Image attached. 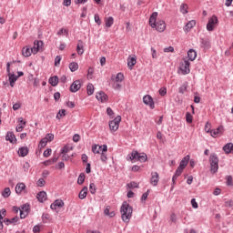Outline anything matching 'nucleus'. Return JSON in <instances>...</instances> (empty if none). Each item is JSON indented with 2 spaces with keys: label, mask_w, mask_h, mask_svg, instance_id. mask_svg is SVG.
Instances as JSON below:
<instances>
[{
  "label": "nucleus",
  "mask_w": 233,
  "mask_h": 233,
  "mask_svg": "<svg viewBox=\"0 0 233 233\" xmlns=\"http://www.w3.org/2000/svg\"><path fill=\"white\" fill-rule=\"evenodd\" d=\"M127 188H139V184L136 181H132L127 185Z\"/></svg>",
  "instance_id": "79ce46f5"
},
{
  "label": "nucleus",
  "mask_w": 233,
  "mask_h": 233,
  "mask_svg": "<svg viewBox=\"0 0 233 233\" xmlns=\"http://www.w3.org/2000/svg\"><path fill=\"white\" fill-rule=\"evenodd\" d=\"M8 77H9V81H12V83H15V81L19 79V76L14 75L13 73H9Z\"/></svg>",
  "instance_id": "37998d69"
},
{
  "label": "nucleus",
  "mask_w": 233,
  "mask_h": 233,
  "mask_svg": "<svg viewBox=\"0 0 233 233\" xmlns=\"http://www.w3.org/2000/svg\"><path fill=\"white\" fill-rule=\"evenodd\" d=\"M61 56H56L55 58V66H59L61 65Z\"/></svg>",
  "instance_id": "3c124183"
},
{
  "label": "nucleus",
  "mask_w": 233,
  "mask_h": 233,
  "mask_svg": "<svg viewBox=\"0 0 233 233\" xmlns=\"http://www.w3.org/2000/svg\"><path fill=\"white\" fill-rule=\"evenodd\" d=\"M33 232H34V233H40V232H41V226H40V225H35V226L33 228Z\"/></svg>",
  "instance_id": "052dcab7"
},
{
  "label": "nucleus",
  "mask_w": 233,
  "mask_h": 233,
  "mask_svg": "<svg viewBox=\"0 0 233 233\" xmlns=\"http://www.w3.org/2000/svg\"><path fill=\"white\" fill-rule=\"evenodd\" d=\"M207 132L209 133L212 137H218V135L223 132V126H219L216 129H208Z\"/></svg>",
  "instance_id": "ddd939ff"
},
{
  "label": "nucleus",
  "mask_w": 233,
  "mask_h": 233,
  "mask_svg": "<svg viewBox=\"0 0 233 233\" xmlns=\"http://www.w3.org/2000/svg\"><path fill=\"white\" fill-rule=\"evenodd\" d=\"M188 88V83L185 82L182 86L178 87L179 94H185Z\"/></svg>",
  "instance_id": "473e14b6"
},
{
  "label": "nucleus",
  "mask_w": 233,
  "mask_h": 233,
  "mask_svg": "<svg viewBox=\"0 0 233 233\" xmlns=\"http://www.w3.org/2000/svg\"><path fill=\"white\" fill-rule=\"evenodd\" d=\"M106 114L109 116V117H114V110H112L110 107L106 108Z\"/></svg>",
  "instance_id": "774afa93"
},
{
  "label": "nucleus",
  "mask_w": 233,
  "mask_h": 233,
  "mask_svg": "<svg viewBox=\"0 0 233 233\" xmlns=\"http://www.w3.org/2000/svg\"><path fill=\"white\" fill-rule=\"evenodd\" d=\"M218 23H219V21L218 20V16H216L215 15H212L207 24V30L208 32H214V28L216 27V25H218Z\"/></svg>",
  "instance_id": "39448f33"
},
{
  "label": "nucleus",
  "mask_w": 233,
  "mask_h": 233,
  "mask_svg": "<svg viewBox=\"0 0 233 233\" xmlns=\"http://www.w3.org/2000/svg\"><path fill=\"white\" fill-rule=\"evenodd\" d=\"M101 148H103V147L98 145H94L92 146V152L94 154H101Z\"/></svg>",
  "instance_id": "72a5a7b5"
},
{
  "label": "nucleus",
  "mask_w": 233,
  "mask_h": 233,
  "mask_svg": "<svg viewBox=\"0 0 233 233\" xmlns=\"http://www.w3.org/2000/svg\"><path fill=\"white\" fill-rule=\"evenodd\" d=\"M180 12L181 14H188V5H187V4H182L180 5Z\"/></svg>",
  "instance_id": "4c0bfd02"
},
{
  "label": "nucleus",
  "mask_w": 233,
  "mask_h": 233,
  "mask_svg": "<svg viewBox=\"0 0 233 233\" xmlns=\"http://www.w3.org/2000/svg\"><path fill=\"white\" fill-rule=\"evenodd\" d=\"M187 57H188L187 60L194 61L196 59V57H198V53L194 49H189L187 51Z\"/></svg>",
  "instance_id": "393cba45"
},
{
  "label": "nucleus",
  "mask_w": 233,
  "mask_h": 233,
  "mask_svg": "<svg viewBox=\"0 0 233 233\" xmlns=\"http://www.w3.org/2000/svg\"><path fill=\"white\" fill-rule=\"evenodd\" d=\"M200 46L204 50H209V48H210V40H208V38H201L200 39Z\"/></svg>",
  "instance_id": "a211bd4d"
},
{
  "label": "nucleus",
  "mask_w": 233,
  "mask_h": 233,
  "mask_svg": "<svg viewBox=\"0 0 233 233\" xmlns=\"http://www.w3.org/2000/svg\"><path fill=\"white\" fill-rule=\"evenodd\" d=\"M25 188H26V186L25 185V183L21 182V183L16 184V186H15L16 194H21V192H23V190H25Z\"/></svg>",
  "instance_id": "c85d7f7f"
},
{
  "label": "nucleus",
  "mask_w": 233,
  "mask_h": 233,
  "mask_svg": "<svg viewBox=\"0 0 233 233\" xmlns=\"http://www.w3.org/2000/svg\"><path fill=\"white\" fill-rule=\"evenodd\" d=\"M106 27L111 28L112 25H114V17L109 16L107 18H105Z\"/></svg>",
  "instance_id": "7c9ffc66"
},
{
  "label": "nucleus",
  "mask_w": 233,
  "mask_h": 233,
  "mask_svg": "<svg viewBox=\"0 0 233 233\" xmlns=\"http://www.w3.org/2000/svg\"><path fill=\"white\" fill-rule=\"evenodd\" d=\"M43 41L42 40H35L34 42V46H33V51L34 54H37V52H39V50H43Z\"/></svg>",
  "instance_id": "4468645a"
},
{
  "label": "nucleus",
  "mask_w": 233,
  "mask_h": 233,
  "mask_svg": "<svg viewBox=\"0 0 233 233\" xmlns=\"http://www.w3.org/2000/svg\"><path fill=\"white\" fill-rule=\"evenodd\" d=\"M95 23H96V25H101V18L99 17V15L96 14L95 15Z\"/></svg>",
  "instance_id": "680f3d73"
},
{
  "label": "nucleus",
  "mask_w": 233,
  "mask_h": 233,
  "mask_svg": "<svg viewBox=\"0 0 233 233\" xmlns=\"http://www.w3.org/2000/svg\"><path fill=\"white\" fill-rule=\"evenodd\" d=\"M158 94L162 96H167V87H161L159 90H158Z\"/></svg>",
  "instance_id": "6e6d98bb"
},
{
  "label": "nucleus",
  "mask_w": 233,
  "mask_h": 233,
  "mask_svg": "<svg viewBox=\"0 0 233 233\" xmlns=\"http://www.w3.org/2000/svg\"><path fill=\"white\" fill-rule=\"evenodd\" d=\"M157 183H159V174L157 172H151L150 185L157 187Z\"/></svg>",
  "instance_id": "9b49d317"
},
{
  "label": "nucleus",
  "mask_w": 233,
  "mask_h": 233,
  "mask_svg": "<svg viewBox=\"0 0 233 233\" xmlns=\"http://www.w3.org/2000/svg\"><path fill=\"white\" fill-rule=\"evenodd\" d=\"M143 103L144 105H147L151 108V110H154L156 108V104L154 103V98H152V96L150 95H145L143 96Z\"/></svg>",
  "instance_id": "423d86ee"
},
{
  "label": "nucleus",
  "mask_w": 233,
  "mask_h": 233,
  "mask_svg": "<svg viewBox=\"0 0 233 233\" xmlns=\"http://www.w3.org/2000/svg\"><path fill=\"white\" fill-rule=\"evenodd\" d=\"M121 123V116H117L115 119L109 121V128L111 132H117L119 129V124Z\"/></svg>",
  "instance_id": "20e7f679"
},
{
  "label": "nucleus",
  "mask_w": 233,
  "mask_h": 233,
  "mask_svg": "<svg viewBox=\"0 0 233 233\" xmlns=\"http://www.w3.org/2000/svg\"><path fill=\"white\" fill-rule=\"evenodd\" d=\"M44 157H50L52 156V148H47L44 151Z\"/></svg>",
  "instance_id": "8fccbe9b"
},
{
  "label": "nucleus",
  "mask_w": 233,
  "mask_h": 233,
  "mask_svg": "<svg viewBox=\"0 0 233 233\" xmlns=\"http://www.w3.org/2000/svg\"><path fill=\"white\" fill-rule=\"evenodd\" d=\"M157 12H153L149 16V25L151 28H156L157 26Z\"/></svg>",
  "instance_id": "9d476101"
},
{
  "label": "nucleus",
  "mask_w": 233,
  "mask_h": 233,
  "mask_svg": "<svg viewBox=\"0 0 233 233\" xmlns=\"http://www.w3.org/2000/svg\"><path fill=\"white\" fill-rule=\"evenodd\" d=\"M83 86V84L81 83V80H75L70 87L69 90L70 92H72L73 94H76V92H79V90H81V87Z\"/></svg>",
  "instance_id": "0eeeda50"
},
{
  "label": "nucleus",
  "mask_w": 233,
  "mask_h": 233,
  "mask_svg": "<svg viewBox=\"0 0 233 233\" xmlns=\"http://www.w3.org/2000/svg\"><path fill=\"white\" fill-rule=\"evenodd\" d=\"M134 212V208L128 202L124 201L120 207V214L122 218V221L124 223H130V219L132 218V213Z\"/></svg>",
  "instance_id": "f257e3e1"
},
{
  "label": "nucleus",
  "mask_w": 233,
  "mask_h": 233,
  "mask_svg": "<svg viewBox=\"0 0 233 233\" xmlns=\"http://www.w3.org/2000/svg\"><path fill=\"white\" fill-rule=\"evenodd\" d=\"M209 165L211 174H218V170H219V157H218L216 153H212L209 156Z\"/></svg>",
  "instance_id": "f03ea898"
},
{
  "label": "nucleus",
  "mask_w": 233,
  "mask_h": 233,
  "mask_svg": "<svg viewBox=\"0 0 233 233\" xmlns=\"http://www.w3.org/2000/svg\"><path fill=\"white\" fill-rule=\"evenodd\" d=\"M73 147H70L68 146H64L61 148V154H68L70 152V150H72Z\"/></svg>",
  "instance_id": "c03bdc74"
},
{
  "label": "nucleus",
  "mask_w": 233,
  "mask_h": 233,
  "mask_svg": "<svg viewBox=\"0 0 233 233\" xmlns=\"http://www.w3.org/2000/svg\"><path fill=\"white\" fill-rule=\"evenodd\" d=\"M79 139H81V137L79 136V134H75L73 136V141L74 143H79Z\"/></svg>",
  "instance_id": "e2e57ef3"
},
{
  "label": "nucleus",
  "mask_w": 233,
  "mask_h": 233,
  "mask_svg": "<svg viewBox=\"0 0 233 233\" xmlns=\"http://www.w3.org/2000/svg\"><path fill=\"white\" fill-rule=\"evenodd\" d=\"M111 81H116V83H123L125 81V75L123 73H117L116 77L114 76H111Z\"/></svg>",
  "instance_id": "aec40b11"
},
{
  "label": "nucleus",
  "mask_w": 233,
  "mask_h": 233,
  "mask_svg": "<svg viewBox=\"0 0 233 233\" xmlns=\"http://www.w3.org/2000/svg\"><path fill=\"white\" fill-rule=\"evenodd\" d=\"M29 149L26 147H22L18 149V156L20 157H26L28 156Z\"/></svg>",
  "instance_id": "4be33fe9"
},
{
  "label": "nucleus",
  "mask_w": 233,
  "mask_h": 233,
  "mask_svg": "<svg viewBox=\"0 0 233 233\" xmlns=\"http://www.w3.org/2000/svg\"><path fill=\"white\" fill-rule=\"evenodd\" d=\"M46 145H48V142L45 138H42L39 142V147H41L42 148H45Z\"/></svg>",
  "instance_id": "5fc2aeb1"
},
{
  "label": "nucleus",
  "mask_w": 233,
  "mask_h": 233,
  "mask_svg": "<svg viewBox=\"0 0 233 233\" xmlns=\"http://www.w3.org/2000/svg\"><path fill=\"white\" fill-rule=\"evenodd\" d=\"M78 185H83L85 183V173H80L77 178Z\"/></svg>",
  "instance_id": "a19ab883"
},
{
  "label": "nucleus",
  "mask_w": 233,
  "mask_h": 233,
  "mask_svg": "<svg viewBox=\"0 0 233 233\" xmlns=\"http://www.w3.org/2000/svg\"><path fill=\"white\" fill-rule=\"evenodd\" d=\"M29 212H30V205L28 204L23 205L20 209V218L25 219V218L28 216Z\"/></svg>",
  "instance_id": "6e6552de"
},
{
  "label": "nucleus",
  "mask_w": 233,
  "mask_h": 233,
  "mask_svg": "<svg viewBox=\"0 0 233 233\" xmlns=\"http://www.w3.org/2000/svg\"><path fill=\"white\" fill-rule=\"evenodd\" d=\"M66 116V110L62 109L59 110L58 113L56 114V119H61V117H65Z\"/></svg>",
  "instance_id": "ea45409f"
},
{
  "label": "nucleus",
  "mask_w": 233,
  "mask_h": 233,
  "mask_svg": "<svg viewBox=\"0 0 233 233\" xmlns=\"http://www.w3.org/2000/svg\"><path fill=\"white\" fill-rule=\"evenodd\" d=\"M183 170H185L183 167H180L179 166L177 167L176 171H175V176L178 177L181 176V174H183Z\"/></svg>",
  "instance_id": "49530a36"
},
{
  "label": "nucleus",
  "mask_w": 233,
  "mask_h": 233,
  "mask_svg": "<svg viewBox=\"0 0 233 233\" xmlns=\"http://www.w3.org/2000/svg\"><path fill=\"white\" fill-rule=\"evenodd\" d=\"M5 141H9V143H17V138H15V135L14 132L8 131L5 135Z\"/></svg>",
  "instance_id": "f3484780"
},
{
  "label": "nucleus",
  "mask_w": 233,
  "mask_h": 233,
  "mask_svg": "<svg viewBox=\"0 0 233 233\" xmlns=\"http://www.w3.org/2000/svg\"><path fill=\"white\" fill-rule=\"evenodd\" d=\"M46 141H54V134L48 133L46 135V137H44Z\"/></svg>",
  "instance_id": "09e8293b"
},
{
  "label": "nucleus",
  "mask_w": 233,
  "mask_h": 233,
  "mask_svg": "<svg viewBox=\"0 0 233 233\" xmlns=\"http://www.w3.org/2000/svg\"><path fill=\"white\" fill-rule=\"evenodd\" d=\"M170 221H171L172 223H177V217L176 216V213H172V214L170 215Z\"/></svg>",
  "instance_id": "bf43d9fd"
},
{
  "label": "nucleus",
  "mask_w": 233,
  "mask_h": 233,
  "mask_svg": "<svg viewBox=\"0 0 233 233\" xmlns=\"http://www.w3.org/2000/svg\"><path fill=\"white\" fill-rule=\"evenodd\" d=\"M11 194H12V191L10 190V187H5L2 192L3 198H10Z\"/></svg>",
  "instance_id": "c9c22d12"
},
{
  "label": "nucleus",
  "mask_w": 233,
  "mask_h": 233,
  "mask_svg": "<svg viewBox=\"0 0 233 233\" xmlns=\"http://www.w3.org/2000/svg\"><path fill=\"white\" fill-rule=\"evenodd\" d=\"M36 198L38 199L39 203H45V200L46 199V192L40 191L37 193Z\"/></svg>",
  "instance_id": "bb28decb"
},
{
  "label": "nucleus",
  "mask_w": 233,
  "mask_h": 233,
  "mask_svg": "<svg viewBox=\"0 0 233 233\" xmlns=\"http://www.w3.org/2000/svg\"><path fill=\"white\" fill-rule=\"evenodd\" d=\"M112 88H114V90H121V84H119V82H116L113 84Z\"/></svg>",
  "instance_id": "4d7b16f0"
},
{
  "label": "nucleus",
  "mask_w": 233,
  "mask_h": 233,
  "mask_svg": "<svg viewBox=\"0 0 233 233\" xmlns=\"http://www.w3.org/2000/svg\"><path fill=\"white\" fill-rule=\"evenodd\" d=\"M224 152L227 154H231L233 152V144L232 143H228L223 147Z\"/></svg>",
  "instance_id": "c756f323"
},
{
  "label": "nucleus",
  "mask_w": 233,
  "mask_h": 233,
  "mask_svg": "<svg viewBox=\"0 0 233 233\" xmlns=\"http://www.w3.org/2000/svg\"><path fill=\"white\" fill-rule=\"evenodd\" d=\"M22 54L24 57H30L34 54V48L30 46H25L22 49Z\"/></svg>",
  "instance_id": "dca6fc26"
},
{
  "label": "nucleus",
  "mask_w": 233,
  "mask_h": 233,
  "mask_svg": "<svg viewBox=\"0 0 233 233\" xmlns=\"http://www.w3.org/2000/svg\"><path fill=\"white\" fill-rule=\"evenodd\" d=\"M48 83L51 86H57L59 85V77L57 76H51L49 77Z\"/></svg>",
  "instance_id": "b1692460"
},
{
  "label": "nucleus",
  "mask_w": 233,
  "mask_h": 233,
  "mask_svg": "<svg viewBox=\"0 0 233 233\" xmlns=\"http://www.w3.org/2000/svg\"><path fill=\"white\" fill-rule=\"evenodd\" d=\"M179 68L183 76H187V74H190V60L184 58L183 62H181L180 64Z\"/></svg>",
  "instance_id": "7ed1b4c3"
},
{
  "label": "nucleus",
  "mask_w": 233,
  "mask_h": 233,
  "mask_svg": "<svg viewBox=\"0 0 233 233\" xmlns=\"http://www.w3.org/2000/svg\"><path fill=\"white\" fill-rule=\"evenodd\" d=\"M147 159H148V157L147 156V154L142 153V154H140L138 161H140V163H147Z\"/></svg>",
  "instance_id": "58836bf2"
},
{
  "label": "nucleus",
  "mask_w": 233,
  "mask_h": 233,
  "mask_svg": "<svg viewBox=\"0 0 233 233\" xmlns=\"http://www.w3.org/2000/svg\"><path fill=\"white\" fill-rule=\"evenodd\" d=\"M100 159L103 163H106V160L108 159V157H106V154L101 153Z\"/></svg>",
  "instance_id": "0e129e2a"
},
{
  "label": "nucleus",
  "mask_w": 233,
  "mask_h": 233,
  "mask_svg": "<svg viewBox=\"0 0 233 233\" xmlns=\"http://www.w3.org/2000/svg\"><path fill=\"white\" fill-rule=\"evenodd\" d=\"M194 117L192 116V114L189 112L186 113V121L187 123H192Z\"/></svg>",
  "instance_id": "de8ad7c7"
},
{
  "label": "nucleus",
  "mask_w": 233,
  "mask_h": 233,
  "mask_svg": "<svg viewBox=\"0 0 233 233\" xmlns=\"http://www.w3.org/2000/svg\"><path fill=\"white\" fill-rule=\"evenodd\" d=\"M96 97L100 103H106L108 101V95L103 91L96 93Z\"/></svg>",
  "instance_id": "f8f14e48"
},
{
  "label": "nucleus",
  "mask_w": 233,
  "mask_h": 233,
  "mask_svg": "<svg viewBox=\"0 0 233 233\" xmlns=\"http://www.w3.org/2000/svg\"><path fill=\"white\" fill-rule=\"evenodd\" d=\"M136 63H137V61L136 60L135 57H130L127 59V66H129V68H131V69L136 65Z\"/></svg>",
  "instance_id": "f704fd0d"
},
{
  "label": "nucleus",
  "mask_w": 233,
  "mask_h": 233,
  "mask_svg": "<svg viewBox=\"0 0 233 233\" xmlns=\"http://www.w3.org/2000/svg\"><path fill=\"white\" fill-rule=\"evenodd\" d=\"M196 26L195 20L189 21L185 26H184V32L188 33L190 30H192L193 27Z\"/></svg>",
  "instance_id": "5701e85b"
},
{
  "label": "nucleus",
  "mask_w": 233,
  "mask_h": 233,
  "mask_svg": "<svg viewBox=\"0 0 233 233\" xmlns=\"http://www.w3.org/2000/svg\"><path fill=\"white\" fill-rule=\"evenodd\" d=\"M140 156L141 153H139L138 151H132V153L128 155L127 157H129L130 161H133V163H135V161H139Z\"/></svg>",
  "instance_id": "6ab92c4d"
},
{
  "label": "nucleus",
  "mask_w": 233,
  "mask_h": 233,
  "mask_svg": "<svg viewBox=\"0 0 233 233\" xmlns=\"http://www.w3.org/2000/svg\"><path fill=\"white\" fill-rule=\"evenodd\" d=\"M83 48H84L83 41L79 40L76 46V52L78 56H83V54H85V50Z\"/></svg>",
  "instance_id": "cd10ccee"
},
{
  "label": "nucleus",
  "mask_w": 233,
  "mask_h": 233,
  "mask_svg": "<svg viewBox=\"0 0 233 233\" xmlns=\"http://www.w3.org/2000/svg\"><path fill=\"white\" fill-rule=\"evenodd\" d=\"M188 161H190V155H187L182 158V160L179 163L180 168H187V165H188Z\"/></svg>",
  "instance_id": "412c9836"
},
{
  "label": "nucleus",
  "mask_w": 233,
  "mask_h": 233,
  "mask_svg": "<svg viewBox=\"0 0 233 233\" xmlns=\"http://www.w3.org/2000/svg\"><path fill=\"white\" fill-rule=\"evenodd\" d=\"M225 207H228V208H231L233 210V200L229 199L225 202Z\"/></svg>",
  "instance_id": "603ef678"
},
{
  "label": "nucleus",
  "mask_w": 233,
  "mask_h": 233,
  "mask_svg": "<svg viewBox=\"0 0 233 233\" xmlns=\"http://www.w3.org/2000/svg\"><path fill=\"white\" fill-rule=\"evenodd\" d=\"M86 92L89 96H92L94 94V85L89 83L86 86Z\"/></svg>",
  "instance_id": "e433bc0d"
},
{
  "label": "nucleus",
  "mask_w": 233,
  "mask_h": 233,
  "mask_svg": "<svg viewBox=\"0 0 233 233\" xmlns=\"http://www.w3.org/2000/svg\"><path fill=\"white\" fill-rule=\"evenodd\" d=\"M65 207V202L62 199L55 200L51 205V210H57V208H63Z\"/></svg>",
  "instance_id": "1a4fd4ad"
},
{
  "label": "nucleus",
  "mask_w": 233,
  "mask_h": 233,
  "mask_svg": "<svg viewBox=\"0 0 233 233\" xmlns=\"http://www.w3.org/2000/svg\"><path fill=\"white\" fill-rule=\"evenodd\" d=\"M45 178H39L36 182L37 187H43L45 185Z\"/></svg>",
  "instance_id": "338daca9"
},
{
  "label": "nucleus",
  "mask_w": 233,
  "mask_h": 233,
  "mask_svg": "<svg viewBox=\"0 0 233 233\" xmlns=\"http://www.w3.org/2000/svg\"><path fill=\"white\" fill-rule=\"evenodd\" d=\"M94 74V68L93 67H89L87 70V77H89V79H92V75Z\"/></svg>",
  "instance_id": "69168bd1"
},
{
  "label": "nucleus",
  "mask_w": 233,
  "mask_h": 233,
  "mask_svg": "<svg viewBox=\"0 0 233 233\" xmlns=\"http://www.w3.org/2000/svg\"><path fill=\"white\" fill-rule=\"evenodd\" d=\"M69 69L71 72H76V70L79 69V64H77V62H71L69 64Z\"/></svg>",
  "instance_id": "2f4dec72"
},
{
  "label": "nucleus",
  "mask_w": 233,
  "mask_h": 233,
  "mask_svg": "<svg viewBox=\"0 0 233 233\" xmlns=\"http://www.w3.org/2000/svg\"><path fill=\"white\" fill-rule=\"evenodd\" d=\"M157 32H165L167 28V24L163 20H159L157 22V26L155 27Z\"/></svg>",
  "instance_id": "2eb2a0df"
},
{
  "label": "nucleus",
  "mask_w": 233,
  "mask_h": 233,
  "mask_svg": "<svg viewBox=\"0 0 233 233\" xmlns=\"http://www.w3.org/2000/svg\"><path fill=\"white\" fill-rule=\"evenodd\" d=\"M226 179H227V185H228V187H232V185H233V182H232V176H228V177H226Z\"/></svg>",
  "instance_id": "13d9d810"
},
{
  "label": "nucleus",
  "mask_w": 233,
  "mask_h": 233,
  "mask_svg": "<svg viewBox=\"0 0 233 233\" xmlns=\"http://www.w3.org/2000/svg\"><path fill=\"white\" fill-rule=\"evenodd\" d=\"M88 196V187L86 186L84 187L78 194L79 199H85Z\"/></svg>",
  "instance_id": "a878e982"
},
{
  "label": "nucleus",
  "mask_w": 233,
  "mask_h": 233,
  "mask_svg": "<svg viewBox=\"0 0 233 233\" xmlns=\"http://www.w3.org/2000/svg\"><path fill=\"white\" fill-rule=\"evenodd\" d=\"M63 34L68 35V30L65 29V28H60L57 31L56 35H63Z\"/></svg>",
  "instance_id": "864d4df0"
},
{
  "label": "nucleus",
  "mask_w": 233,
  "mask_h": 233,
  "mask_svg": "<svg viewBox=\"0 0 233 233\" xmlns=\"http://www.w3.org/2000/svg\"><path fill=\"white\" fill-rule=\"evenodd\" d=\"M96 190H97V188L96 187V184L94 183H90L89 185V191H90V194H96Z\"/></svg>",
  "instance_id": "a18cd8bd"
}]
</instances>
